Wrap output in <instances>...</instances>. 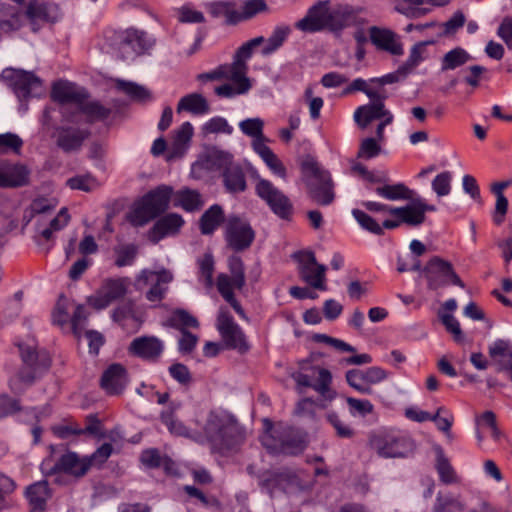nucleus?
<instances>
[{
    "instance_id": "1",
    "label": "nucleus",
    "mask_w": 512,
    "mask_h": 512,
    "mask_svg": "<svg viewBox=\"0 0 512 512\" xmlns=\"http://www.w3.org/2000/svg\"><path fill=\"white\" fill-rule=\"evenodd\" d=\"M290 33L289 26H276L267 40L263 36H259L245 42L236 50L231 63L222 64L210 72L201 73L197 76V80L200 82L229 81L230 83H224L214 88V93L219 98L230 99L247 94L253 87V79L248 77L247 61L252 57L254 49L265 44L261 50L262 55H271L283 46Z\"/></svg>"
},
{
    "instance_id": "2",
    "label": "nucleus",
    "mask_w": 512,
    "mask_h": 512,
    "mask_svg": "<svg viewBox=\"0 0 512 512\" xmlns=\"http://www.w3.org/2000/svg\"><path fill=\"white\" fill-rule=\"evenodd\" d=\"M201 437L212 454L226 457L240 450L247 433L234 414L224 409H212L206 416Z\"/></svg>"
},
{
    "instance_id": "3",
    "label": "nucleus",
    "mask_w": 512,
    "mask_h": 512,
    "mask_svg": "<svg viewBox=\"0 0 512 512\" xmlns=\"http://www.w3.org/2000/svg\"><path fill=\"white\" fill-rule=\"evenodd\" d=\"M264 433L260 440L271 454L296 456L308 446L307 433L301 429L284 423L274 424L269 419L264 420Z\"/></svg>"
},
{
    "instance_id": "4",
    "label": "nucleus",
    "mask_w": 512,
    "mask_h": 512,
    "mask_svg": "<svg viewBox=\"0 0 512 512\" xmlns=\"http://www.w3.org/2000/svg\"><path fill=\"white\" fill-rule=\"evenodd\" d=\"M19 352L22 366L9 380V387L13 393L23 392L26 387L43 377L52 366L51 355L46 350L19 345Z\"/></svg>"
},
{
    "instance_id": "5",
    "label": "nucleus",
    "mask_w": 512,
    "mask_h": 512,
    "mask_svg": "<svg viewBox=\"0 0 512 512\" xmlns=\"http://www.w3.org/2000/svg\"><path fill=\"white\" fill-rule=\"evenodd\" d=\"M173 188L168 185H159L146 193L135 206L130 222L134 226H143L163 214L172 201Z\"/></svg>"
},
{
    "instance_id": "6",
    "label": "nucleus",
    "mask_w": 512,
    "mask_h": 512,
    "mask_svg": "<svg viewBox=\"0 0 512 512\" xmlns=\"http://www.w3.org/2000/svg\"><path fill=\"white\" fill-rule=\"evenodd\" d=\"M228 269L230 275L220 273L217 276V290L240 317L246 318L245 311L234 294L235 289L241 290L246 284L245 266L241 257L237 255L230 256L228 259Z\"/></svg>"
},
{
    "instance_id": "7",
    "label": "nucleus",
    "mask_w": 512,
    "mask_h": 512,
    "mask_svg": "<svg viewBox=\"0 0 512 512\" xmlns=\"http://www.w3.org/2000/svg\"><path fill=\"white\" fill-rule=\"evenodd\" d=\"M301 170L304 175L314 179L308 185L310 198L319 205L331 204L334 200V192L330 173L324 170L313 158L304 160L301 164Z\"/></svg>"
},
{
    "instance_id": "8",
    "label": "nucleus",
    "mask_w": 512,
    "mask_h": 512,
    "mask_svg": "<svg viewBox=\"0 0 512 512\" xmlns=\"http://www.w3.org/2000/svg\"><path fill=\"white\" fill-rule=\"evenodd\" d=\"M302 371L293 375L297 389L312 388L325 400H333L336 397V391L332 388L331 372L321 366H302Z\"/></svg>"
},
{
    "instance_id": "9",
    "label": "nucleus",
    "mask_w": 512,
    "mask_h": 512,
    "mask_svg": "<svg viewBox=\"0 0 512 512\" xmlns=\"http://www.w3.org/2000/svg\"><path fill=\"white\" fill-rule=\"evenodd\" d=\"M370 446L385 458L406 457L412 452L413 441L400 431H382L370 438Z\"/></svg>"
},
{
    "instance_id": "10",
    "label": "nucleus",
    "mask_w": 512,
    "mask_h": 512,
    "mask_svg": "<svg viewBox=\"0 0 512 512\" xmlns=\"http://www.w3.org/2000/svg\"><path fill=\"white\" fill-rule=\"evenodd\" d=\"M41 470L47 476H57L55 482L61 483V474L72 476L75 479L84 477L90 470V463L85 456L68 451L61 455L53 465L51 460H44L41 464Z\"/></svg>"
},
{
    "instance_id": "11",
    "label": "nucleus",
    "mask_w": 512,
    "mask_h": 512,
    "mask_svg": "<svg viewBox=\"0 0 512 512\" xmlns=\"http://www.w3.org/2000/svg\"><path fill=\"white\" fill-rule=\"evenodd\" d=\"M216 327L227 349L235 350L240 355L250 351L251 344L248 337L227 309H220Z\"/></svg>"
},
{
    "instance_id": "12",
    "label": "nucleus",
    "mask_w": 512,
    "mask_h": 512,
    "mask_svg": "<svg viewBox=\"0 0 512 512\" xmlns=\"http://www.w3.org/2000/svg\"><path fill=\"white\" fill-rule=\"evenodd\" d=\"M128 277H108L102 280L96 293L87 297V304L95 310H103L123 299L130 287Z\"/></svg>"
},
{
    "instance_id": "13",
    "label": "nucleus",
    "mask_w": 512,
    "mask_h": 512,
    "mask_svg": "<svg viewBox=\"0 0 512 512\" xmlns=\"http://www.w3.org/2000/svg\"><path fill=\"white\" fill-rule=\"evenodd\" d=\"M292 258L298 264V274L303 282L316 290H327V268L317 262L314 252L299 250L292 254Z\"/></svg>"
},
{
    "instance_id": "14",
    "label": "nucleus",
    "mask_w": 512,
    "mask_h": 512,
    "mask_svg": "<svg viewBox=\"0 0 512 512\" xmlns=\"http://www.w3.org/2000/svg\"><path fill=\"white\" fill-rule=\"evenodd\" d=\"M256 233L250 223L237 215H230L224 226V239L227 247L236 252L248 250L253 244Z\"/></svg>"
},
{
    "instance_id": "15",
    "label": "nucleus",
    "mask_w": 512,
    "mask_h": 512,
    "mask_svg": "<svg viewBox=\"0 0 512 512\" xmlns=\"http://www.w3.org/2000/svg\"><path fill=\"white\" fill-rule=\"evenodd\" d=\"M255 191L277 216L282 219H289L292 216V202L271 181L260 178L256 183Z\"/></svg>"
},
{
    "instance_id": "16",
    "label": "nucleus",
    "mask_w": 512,
    "mask_h": 512,
    "mask_svg": "<svg viewBox=\"0 0 512 512\" xmlns=\"http://www.w3.org/2000/svg\"><path fill=\"white\" fill-rule=\"evenodd\" d=\"M428 287L437 289L447 284L464 288V283L454 271L452 264L438 256L432 257L425 267Z\"/></svg>"
},
{
    "instance_id": "17",
    "label": "nucleus",
    "mask_w": 512,
    "mask_h": 512,
    "mask_svg": "<svg viewBox=\"0 0 512 512\" xmlns=\"http://www.w3.org/2000/svg\"><path fill=\"white\" fill-rule=\"evenodd\" d=\"M365 8L350 4H329L330 32H339L351 26H360L366 23L363 14Z\"/></svg>"
},
{
    "instance_id": "18",
    "label": "nucleus",
    "mask_w": 512,
    "mask_h": 512,
    "mask_svg": "<svg viewBox=\"0 0 512 512\" xmlns=\"http://www.w3.org/2000/svg\"><path fill=\"white\" fill-rule=\"evenodd\" d=\"M387 376L388 373L377 366L367 369H351L345 375L349 386L364 395H371L373 393L372 385L384 381Z\"/></svg>"
},
{
    "instance_id": "19",
    "label": "nucleus",
    "mask_w": 512,
    "mask_h": 512,
    "mask_svg": "<svg viewBox=\"0 0 512 512\" xmlns=\"http://www.w3.org/2000/svg\"><path fill=\"white\" fill-rule=\"evenodd\" d=\"M329 0H321L311 6L305 17L295 23V28L305 33L330 31Z\"/></svg>"
},
{
    "instance_id": "20",
    "label": "nucleus",
    "mask_w": 512,
    "mask_h": 512,
    "mask_svg": "<svg viewBox=\"0 0 512 512\" xmlns=\"http://www.w3.org/2000/svg\"><path fill=\"white\" fill-rule=\"evenodd\" d=\"M4 73V77L9 81V86L20 101H27L34 91L41 87L40 79L32 72L10 69Z\"/></svg>"
},
{
    "instance_id": "21",
    "label": "nucleus",
    "mask_w": 512,
    "mask_h": 512,
    "mask_svg": "<svg viewBox=\"0 0 512 512\" xmlns=\"http://www.w3.org/2000/svg\"><path fill=\"white\" fill-rule=\"evenodd\" d=\"M129 381L126 367L120 363L110 364L102 373L99 386L109 396L123 393Z\"/></svg>"
},
{
    "instance_id": "22",
    "label": "nucleus",
    "mask_w": 512,
    "mask_h": 512,
    "mask_svg": "<svg viewBox=\"0 0 512 512\" xmlns=\"http://www.w3.org/2000/svg\"><path fill=\"white\" fill-rule=\"evenodd\" d=\"M425 220L426 215L422 214V211L415 201L410 205L395 207V209L392 210V218L383 220V227L391 230L400 227L403 223L411 227H416L423 224Z\"/></svg>"
},
{
    "instance_id": "23",
    "label": "nucleus",
    "mask_w": 512,
    "mask_h": 512,
    "mask_svg": "<svg viewBox=\"0 0 512 512\" xmlns=\"http://www.w3.org/2000/svg\"><path fill=\"white\" fill-rule=\"evenodd\" d=\"M371 43L381 51L388 52L392 55H403V45L397 34L390 29L372 26L368 29Z\"/></svg>"
},
{
    "instance_id": "24",
    "label": "nucleus",
    "mask_w": 512,
    "mask_h": 512,
    "mask_svg": "<svg viewBox=\"0 0 512 512\" xmlns=\"http://www.w3.org/2000/svg\"><path fill=\"white\" fill-rule=\"evenodd\" d=\"M119 41L121 46L130 47L137 56L149 53L156 44V40L146 31L133 27L124 30Z\"/></svg>"
},
{
    "instance_id": "25",
    "label": "nucleus",
    "mask_w": 512,
    "mask_h": 512,
    "mask_svg": "<svg viewBox=\"0 0 512 512\" xmlns=\"http://www.w3.org/2000/svg\"><path fill=\"white\" fill-rule=\"evenodd\" d=\"M56 11V6L42 0H30L25 10V16L33 32H37L42 25L56 20Z\"/></svg>"
},
{
    "instance_id": "26",
    "label": "nucleus",
    "mask_w": 512,
    "mask_h": 512,
    "mask_svg": "<svg viewBox=\"0 0 512 512\" xmlns=\"http://www.w3.org/2000/svg\"><path fill=\"white\" fill-rule=\"evenodd\" d=\"M51 98L59 104H75L77 107L85 98H89V93L83 88H77L74 84L67 81H57L52 85Z\"/></svg>"
},
{
    "instance_id": "27",
    "label": "nucleus",
    "mask_w": 512,
    "mask_h": 512,
    "mask_svg": "<svg viewBox=\"0 0 512 512\" xmlns=\"http://www.w3.org/2000/svg\"><path fill=\"white\" fill-rule=\"evenodd\" d=\"M185 221L181 215L176 213L167 214L156 221L150 229L148 237L153 243H158L168 235L177 234Z\"/></svg>"
},
{
    "instance_id": "28",
    "label": "nucleus",
    "mask_w": 512,
    "mask_h": 512,
    "mask_svg": "<svg viewBox=\"0 0 512 512\" xmlns=\"http://www.w3.org/2000/svg\"><path fill=\"white\" fill-rule=\"evenodd\" d=\"M163 343L155 336L135 338L130 344V352L145 360H156L163 352Z\"/></svg>"
},
{
    "instance_id": "29",
    "label": "nucleus",
    "mask_w": 512,
    "mask_h": 512,
    "mask_svg": "<svg viewBox=\"0 0 512 512\" xmlns=\"http://www.w3.org/2000/svg\"><path fill=\"white\" fill-rule=\"evenodd\" d=\"M90 134L88 129L62 127L58 130L57 146L66 153L79 150Z\"/></svg>"
},
{
    "instance_id": "30",
    "label": "nucleus",
    "mask_w": 512,
    "mask_h": 512,
    "mask_svg": "<svg viewBox=\"0 0 512 512\" xmlns=\"http://www.w3.org/2000/svg\"><path fill=\"white\" fill-rule=\"evenodd\" d=\"M77 108L85 116V122L88 124L106 123L114 114L112 108L105 106L99 100H91L90 97L82 100Z\"/></svg>"
},
{
    "instance_id": "31",
    "label": "nucleus",
    "mask_w": 512,
    "mask_h": 512,
    "mask_svg": "<svg viewBox=\"0 0 512 512\" xmlns=\"http://www.w3.org/2000/svg\"><path fill=\"white\" fill-rule=\"evenodd\" d=\"M389 114L391 111L386 108L385 103H368L355 110L354 121L361 129H365L372 121L380 120Z\"/></svg>"
},
{
    "instance_id": "32",
    "label": "nucleus",
    "mask_w": 512,
    "mask_h": 512,
    "mask_svg": "<svg viewBox=\"0 0 512 512\" xmlns=\"http://www.w3.org/2000/svg\"><path fill=\"white\" fill-rule=\"evenodd\" d=\"M193 132L194 129L190 122H184L178 129L173 131L172 141L167 155L168 160L180 158L185 154Z\"/></svg>"
},
{
    "instance_id": "33",
    "label": "nucleus",
    "mask_w": 512,
    "mask_h": 512,
    "mask_svg": "<svg viewBox=\"0 0 512 512\" xmlns=\"http://www.w3.org/2000/svg\"><path fill=\"white\" fill-rule=\"evenodd\" d=\"M177 113H189L194 116H203L211 111L209 101L200 93H189L180 98L176 107Z\"/></svg>"
},
{
    "instance_id": "34",
    "label": "nucleus",
    "mask_w": 512,
    "mask_h": 512,
    "mask_svg": "<svg viewBox=\"0 0 512 512\" xmlns=\"http://www.w3.org/2000/svg\"><path fill=\"white\" fill-rule=\"evenodd\" d=\"M512 185V180L493 182L490 185V192L496 197L494 212L492 215L493 223L500 226L504 223L508 212V199L504 195V190Z\"/></svg>"
},
{
    "instance_id": "35",
    "label": "nucleus",
    "mask_w": 512,
    "mask_h": 512,
    "mask_svg": "<svg viewBox=\"0 0 512 512\" xmlns=\"http://www.w3.org/2000/svg\"><path fill=\"white\" fill-rule=\"evenodd\" d=\"M227 218L223 208L214 204L210 206L199 219V230L203 235H212L221 225H225Z\"/></svg>"
},
{
    "instance_id": "36",
    "label": "nucleus",
    "mask_w": 512,
    "mask_h": 512,
    "mask_svg": "<svg viewBox=\"0 0 512 512\" xmlns=\"http://www.w3.org/2000/svg\"><path fill=\"white\" fill-rule=\"evenodd\" d=\"M172 203L174 207H180L186 212L198 211L204 205L201 194L190 188H182L176 192L173 190Z\"/></svg>"
},
{
    "instance_id": "37",
    "label": "nucleus",
    "mask_w": 512,
    "mask_h": 512,
    "mask_svg": "<svg viewBox=\"0 0 512 512\" xmlns=\"http://www.w3.org/2000/svg\"><path fill=\"white\" fill-rule=\"evenodd\" d=\"M26 496L30 504V512H44L47 500L51 493L46 481L36 482L26 490Z\"/></svg>"
},
{
    "instance_id": "38",
    "label": "nucleus",
    "mask_w": 512,
    "mask_h": 512,
    "mask_svg": "<svg viewBox=\"0 0 512 512\" xmlns=\"http://www.w3.org/2000/svg\"><path fill=\"white\" fill-rule=\"evenodd\" d=\"M434 43L432 40L418 42L413 45L407 60L398 67L397 72L403 77L412 73L427 58L426 47Z\"/></svg>"
},
{
    "instance_id": "39",
    "label": "nucleus",
    "mask_w": 512,
    "mask_h": 512,
    "mask_svg": "<svg viewBox=\"0 0 512 512\" xmlns=\"http://www.w3.org/2000/svg\"><path fill=\"white\" fill-rule=\"evenodd\" d=\"M4 187L15 188L25 186L29 182V170L25 165L5 163L2 164Z\"/></svg>"
},
{
    "instance_id": "40",
    "label": "nucleus",
    "mask_w": 512,
    "mask_h": 512,
    "mask_svg": "<svg viewBox=\"0 0 512 512\" xmlns=\"http://www.w3.org/2000/svg\"><path fill=\"white\" fill-rule=\"evenodd\" d=\"M255 152L265 162L269 170L277 177L285 180L287 169L281 159L266 144H257Z\"/></svg>"
},
{
    "instance_id": "41",
    "label": "nucleus",
    "mask_w": 512,
    "mask_h": 512,
    "mask_svg": "<svg viewBox=\"0 0 512 512\" xmlns=\"http://www.w3.org/2000/svg\"><path fill=\"white\" fill-rule=\"evenodd\" d=\"M373 190L381 197L390 200H411L413 199L414 192L409 189L404 183L378 185Z\"/></svg>"
},
{
    "instance_id": "42",
    "label": "nucleus",
    "mask_w": 512,
    "mask_h": 512,
    "mask_svg": "<svg viewBox=\"0 0 512 512\" xmlns=\"http://www.w3.org/2000/svg\"><path fill=\"white\" fill-rule=\"evenodd\" d=\"M395 10L411 19L421 18L431 11L423 0H396Z\"/></svg>"
},
{
    "instance_id": "43",
    "label": "nucleus",
    "mask_w": 512,
    "mask_h": 512,
    "mask_svg": "<svg viewBox=\"0 0 512 512\" xmlns=\"http://www.w3.org/2000/svg\"><path fill=\"white\" fill-rule=\"evenodd\" d=\"M239 127L241 131L252 137V148L255 151L256 145L266 144V138L263 134L264 122L260 118H248L240 122Z\"/></svg>"
},
{
    "instance_id": "44",
    "label": "nucleus",
    "mask_w": 512,
    "mask_h": 512,
    "mask_svg": "<svg viewBox=\"0 0 512 512\" xmlns=\"http://www.w3.org/2000/svg\"><path fill=\"white\" fill-rule=\"evenodd\" d=\"M85 422L86 427L82 428V435L88 434L98 439L108 438L111 441H116L117 438H120V435L116 429L110 430L109 432H104L102 429V423L97 415L90 414L86 416Z\"/></svg>"
},
{
    "instance_id": "45",
    "label": "nucleus",
    "mask_w": 512,
    "mask_h": 512,
    "mask_svg": "<svg viewBox=\"0 0 512 512\" xmlns=\"http://www.w3.org/2000/svg\"><path fill=\"white\" fill-rule=\"evenodd\" d=\"M114 265L117 268L132 266L138 256L139 249L136 244L127 243L114 247Z\"/></svg>"
},
{
    "instance_id": "46",
    "label": "nucleus",
    "mask_w": 512,
    "mask_h": 512,
    "mask_svg": "<svg viewBox=\"0 0 512 512\" xmlns=\"http://www.w3.org/2000/svg\"><path fill=\"white\" fill-rule=\"evenodd\" d=\"M223 182L229 192H243L246 189V179L241 168L228 167L223 173Z\"/></svg>"
},
{
    "instance_id": "47",
    "label": "nucleus",
    "mask_w": 512,
    "mask_h": 512,
    "mask_svg": "<svg viewBox=\"0 0 512 512\" xmlns=\"http://www.w3.org/2000/svg\"><path fill=\"white\" fill-rule=\"evenodd\" d=\"M213 13L222 16L229 24H237L244 21L241 5L235 2H220L214 5Z\"/></svg>"
},
{
    "instance_id": "48",
    "label": "nucleus",
    "mask_w": 512,
    "mask_h": 512,
    "mask_svg": "<svg viewBox=\"0 0 512 512\" xmlns=\"http://www.w3.org/2000/svg\"><path fill=\"white\" fill-rule=\"evenodd\" d=\"M167 325L182 332L188 328H198L199 322L186 310L177 309L173 311L171 316L168 318Z\"/></svg>"
},
{
    "instance_id": "49",
    "label": "nucleus",
    "mask_w": 512,
    "mask_h": 512,
    "mask_svg": "<svg viewBox=\"0 0 512 512\" xmlns=\"http://www.w3.org/2000/svg\"><path fill=\"white\" fill-rule=\"evenodd\" d=\"M352 215L358 222V224L365 230L375 235H383L384 229L383 220L385 218H379L378 220L367 214L360 209H353Z\"/></svg>"
},
{
    "instance_id": "50",
    "label": "nucleus",
    "mask_w": 512,
    "mask_h": 512,
    "mask_svg": "<svg viewBox=\"0 0 512 512\" xmlns=\"http://www.w3.org/2000/svg\"><path fill=\"white\" fill-rule=\"evenodd\" d=\"M469 60L468 53L462 48H455L447 52L441 62L443 71L454 70L464 65Z\"/></svg>"
},
{
    "instance_id": "51",
    "label": "nucleus",
    "mask_w": 512,
    "mask_h": 512,
    "mask_svg": "<svg viewBox=\"0 0 512 512\" xmlns=\"http://www.w3.org/2000/svg\"><path fill=\"white\" fill-rule=\"evenodd\" d=\"M160 419L161 422L168 428L171 434L176 436H188L189 429L176 418L172 409L162 412Z\"/></svg>"
},
{
    "instance_id": "52",
    "label": "nucleus",
    "mask_w": 512,
    "mask_h": 512,
    "mask_svg": "<svg viewBox=\"0 0 512 512\" xmlns=\"http://www.w3.org/2000/svg\"><path fill=\"white\" fill-rule=\"evenodd\" d=\"M51 431L60 439L82 435V427L74 420H64L62 423L53 425Z\"/></svg>"
},
{
    "instance_id": "53",
    "label": "nucleus",
    "mask_w": 512,
    "mask_h": 512,
    "mask_svg": "<svg viewBox=\"0 0 512 512\" xmlns=\"http://www.w3.org/2000/svg\"><path fill=\"white\" fill-rule=\"evenodd\" d=\"M202 132L205 135L208 134H231L233 132L232 126H230L227 120L220 116H215L209 119L203 126Z\"/></svg>"
},
{
    "instance_id": "54",
    "label": "nucleus",
    "mask_w": 512,
    "mask_h": 512,
    "mask_svg": "<svg viewBox=\"0 0 512 512\" xmlns=\"http://www.w3.org/2000/svg\"><path fill=\"white\" fill-rule=\"evenodd\" d=\"M67 186H69L73 190H81L85 192H90L96 189L99 184L97 179L90 175H79L72 177L67 180Z\"/></svg>"
},
{
    "instance_id": "55",
    "label": "nucleus",
    "mask_w": 512,
    "mask_h": 512,
    "mask_svg": "<svg viewBox=\"0 0 512 512\" xmlns=\"http://www.w3.org/2000/svg\"><path fill=\"white\" fill-rule=\"evenodd\" d=\"M119 87L133 100L146 102L152 99L150 92L146 88L135 83L121 82Z\"/></svg>"
},
{
    "instance_id": "56",
    "label": "nucleus",
    "mask_w": 512,
    "mask_h": 512,
    "mask_svg": "<svg viewBox=\"0 0 512 512\" xmlns=\"http://www.w3.org/2000/svg\"><path fill=\"white\" fill-rule=\"evenodd\" d=\"M304 100L309 108L310 117L312 120H318L321 116L320 112L324 106V100L321 97L313 95V89L308 86L304 91Z\"/></svg>"
},
{
    "instance_id": "57",
    "label": "nucleus",
    "mask_w": 512,
    "mask_h": 512,
    "mask_svg": "<svg viewBox=\"0 0 512 512\" xmlns=\"http://www.w3.org/2000/svg\"><path fill=\"white\" fill-rule=\"evenodd\" d=\"M347 405L351 415H360L365 417L368 414L373 413L374 405L367 399H357L354 397L346 398Z\"/></svg>"
},
{
    "instance_id": "58",
    "label": "nucleus",
    "mask_w": 512,
    "mask_h": 512,
    "mask_svg": "<svg viewBox=\"0 0 512 512\" xmlns=\"http://www.w3.org/2000/svg\"><path fill=\"white\" fill-rule=\"evenodd\" d=\"M113 447L110 443H104L98 447L91 455L85 456L90 463V469L92 467H101L107 462L109 457L112 455Z\"/></svg>"
},
{
    "instance_id": "59",
    "label": "nucleus",
    "mask_w": 512,
    "mask_h": 512,
    "mask_svg": "<svg viewBox=\"0 0 512 512\" xmlns=\"http://www.w3.org/2000/svg\"><path fill=\"white\" fill-rule=\"evenodd\" d=\"M23 145L21 138L13 133L0 134V154L9 151L19 154Z\"/></svg>"
},
{
    "instance_id": "60",
    "label": "nucleus",
    "mask_w": 512,
    "mask_h": 512,
    "mask_svg": "<svg viewBox=\"0 0 512 512\" xmlns=\"http://www.w3.org/2000/svg\"><path fill=\"white\" fill-rule=\"evenodd\" d=\"M244 21L253 18L259 13L267 11L265 0H245L240 3Z\"/></svg>"
},
{
    "instance_id": "61",
    "label": "nucleus",
    "mask_w": 512,
    "mask_h": 512,
    "mask_svg": "<svg viewBox=\"0 0 512 512\" xmlns=\"http://www.w3.org/2000/svg\"><path fill=\"white\" fill-rule=\"evenodd\" d=\"M140 460L148 468H159L169 459L163 457L158 449L151 448L141 453Z\"/></svg>"
},
{
    "instance_id": "62",
    "label": "nucleus",
    "mask_w": 512,
    "mask_h": 512,
    "mask_svg": "<svg viewBox=\"0 0 512 512\" xmlns=\"http://www.w3.org/2000/svg\"><path fill=\"white\" fill-rule=\"evenodd\" d=\"M381 152V146L378 140L374 138H366L362 140L357 157L362 159H372L378 156Z\"/></svg>"
},
{
    "instance_id": "63",
    "label": "nucleus",
    "mask_w": 512,
    "mask_h": 512,
    "mask_svg": "<svg viewBox=\"0 0 512 512\" xmlns=\"http://www.w3.org/2000/svg\"><path fill=\"white\" fill-rule=\"evenodd\" d=\"M326 418L328 423L335 429L338 437L352 438L355 435L354 430L345 424L336 413H328Z\"/></svg>"
},
{
    "instance_id": "64",
    "label": "nucleus",
    "mask_w": 512,
    "mask_h": 512,
    "mask_svg": "<svg viewBox=\"0 0 512 512\" xmlns=\"http://www.w3.org/2000/svg\"><path fill=\"white\" fill-rule=\"evenodd\" d=\"M436 469L439 474L440 480L445 484H452L457 481L455 471L448 461L444 457H440L437 460Z\"/></svg>"
}]
</instances>
